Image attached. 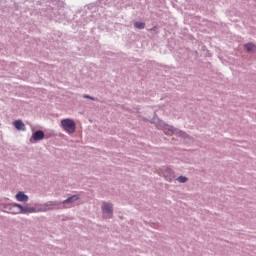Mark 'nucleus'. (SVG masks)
<instances>
[{
    "label": "nucleus",
    "instance_id": "obj_9",
    "mask_svg": "<svg viewBox=\"0 0 256 256\" xmlns=\"http://www.w3.org/2000/svg\"><path fill=\"white\" fill-rule=\"evenodd\" d=\"M244 49H246V51H248V53H255L256 46L253 43H248V44L244 45Z\"/></svg>",
    "mask_w": 256,
    "mask_h": 256
},
{
    "label": "nucleus",
    "instance_id": "obj_5",
    "mask_svg": "<svg viewBox=\"0 0 256 256\" xmlns=\"http://www.w3.org/2000/svg\"><path fill=\"white\" fill-rule=\"evenodd\" d=\"M16 199L21 203H27V201H29V196L25 195V192H18L16 194Z\"/></svg>",
    "mask_w": 256,
    "mask_h": 256
},
{
    "label": "nucleus",
    "instance_id": "obj_2",
    "mask_svg": "<svg viewBox=\"0 0 256 256\" xmlns=\"http://www.w3.org/2000/svg\"><path fill=\"white\" fill-rule=\"evenodd\" d=\"M17 207V212L16 213H23L24 215L27 213H37V208L35 207H29V206H21L20 204H13L12 208Z\"/></svg>",
    "mask_w": 256,
    "mask_h": 256
},
{
    "label": "nucleus",
    "instance_id": "obj_10",
    "mask_svg": "<svg viewBox=\"0 0 256 256\" xmlns=\"http://www.w3.org/2000/svg\"><path fill=\"white\" fill-rule=\"evenodd\" d=\"M46 207H47V209H49V210H51V209H59L60 207H59V203H57V202H48L47 204H46Z\"/></svg>",
    "mask_w": 256,
    "mask_h": 256
},
{
    "label": "nucleus",
    "instance_id": "obj_1",
    "mask_svg": "<svg viewBox=\"0 0 256 256\" xmlns=\"http://www.w3.org/2000/svg\"><path fill=\"white\" fill-rule=\"evenodd\" d=\"M61 126L63 127L64 131L68 133L69 135H72V133H75L76 125L75 121L71 119H63L61 120Z\"/></svg>",
    "mask_w": 256,
    "mask_h": 256
},
{
    "label": "nucleus",
    "instance_id": "obj_12",
    "mask_svg": "<svg viewBox=\"0 0 256 256\" xmlns=\"http://www.w3.org/2000/svg\"><path fill=\"white\" fill-rule=\"evenodd\" d=\"M177 181H179V183H187L188 179L187 177L180 176L177 178Z\"/></svg>",
    "mask_w": 256,
    "mask_h": 256
},
{
    "label": "nucleus",
    "instance_id": "obj_7",
    "mask_svg": "<svg viewBox=\"0 0 256 256\" xmlns=\"http://www.w3.org/2000/svg\"><path fill=\"white\" fill-rule=\"evenodd\" d=\"M44 137H45V133H43V131L41 130H38L33 134L32 139L34 141H41V139H44Z\"/></svg>",
    "mask_w": 256,
    "mask_h": 256
},
{
    "label": "nucleus",
    "instance_id": "obj_4",
    "mask_svg": "<svg viewBox=\"0 0 256 256\" xmlns=\"http://www.w3.org/2000/svg\"><path fill=\"white\" fill-rule=\"evenodd\" d=\"M102 212L104 215H107V217H111L113 215V204L109 202H103Z\"/></svg>",
    "mask_w": 256,
    "mask_h": 256
},
{
    "label": "nucleus",
    "instance_id": "obj_6",
    "mask_svg": "<svg viewBox=\"0 0 256 256\" xmlns=\"http://www.w3.org/2000/svg\"><path fill=\"white\" fill-rule=\"evenodd\" d=\"M13 125H14L15 129H17V131H25V129H26L25 124L21 120H15L13 122Z\"/></svg>",
    "mask_w": 256,
    "mask_h": 256
},
{
    "label": "nucleus",
    "instance_id": "obj_8",
    "mask_svg": "<svg viewBox=\"0 0 256 256\" xmlns=\"http://www.w3.org/2000/svg\"><path fill=\"white\" fill-rule=\"evenodd\" d=\"M80 196L79 195H73L71 197H69L68 199L64 200L62 203L63 205H67V203H75V201H79Z\"/></svg>",
    "mask_w": 256,
    "mask_h": 256
},
{
    "label": "nucleus",
    "instance_id": "obj_13",
    "mask_svg": "<svg viewBox=\"0 0 256 256\" xmlns=\"http://www.w3.org/2000/svg\"><path fill=\"white\" fill-rule=\"evenodd\" d=\"M84 99H92V101H95V98L89 96V95H84Z\"/></svg>",
    "mask_w": 256,
    "mask_h": 256
},
{
    "label": "nucleus",
    "instance_id": "obj_11",
    "mask_svg": "<svg viewBox=\"0 0 256 256\" xmlns=\"http://www.w3.org/2000/svg\"><path fill=\"white\" fill-rule=\"evenodd\" d=\"M134 25L136 29H145V23L143 22H136Z\"/></svg>",
    "mask_w": 256,
    "mask_h": 256
},
{
    "label": "nucleus",
    "instance_id": "obj_3",
    "mask_svg": "<svg viewBox=\"0 0 256 256\" xmlns=\"http://www.w3.org/2000/svg\"><path fill=\"white\" fill-rule=\"evenodd\" d=\"M164 133H166V135H179V137H186L185 132L179 131L173 128V126H165Z\"/></svg>",
    "mask_w": 256,
    "mask_h": 256
}]
</instances>
